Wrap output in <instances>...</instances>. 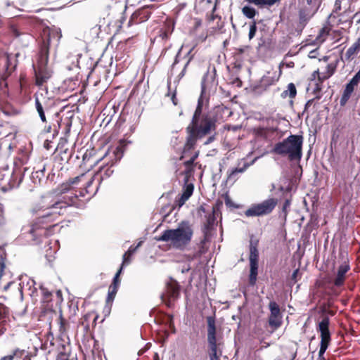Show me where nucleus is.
I'll return each instance as SVG.
<instances>
[{
    "label": "nucleus",
    "mask_w": 360,
    "mask_h": 360,
    "mask_svg": "<svg viewBox=\"0 0 360 360\" xmlns=\"http://www.w3.org/2000/svg\"><path fill=\"white\" fill-rule=\"evenodd\" d=\"M129 142L124 139L119 141L116 147H110L105 154L99 158L92 160L93 165L91 167L98 164L100 162L103 165L99 167L96 174L86 183L84 188L79 191L72 190V186L77 184L84 178V174L69 179L66 182L63 183L60 186L61 194L51 198L46 203L41 206L40 209H54L59 210L58 212H49L44 215L37 217L32 224L30 233L32 235L33 240L36 243H40L43 238H47L54 233V229L58 226V223L55 222L57 214H63L61 211L69 206H78L79 197H85L86 195H94L101 184L102 181L112 176L114 170L112 167L121 160L123 156L124 148Z\"/></svg>",
    "instance_id": "f257e3e1"
},
{
    "label": "nucleus",
    "mask_w": 360,
    "mask_h": 360,
    "mask_svg": "<svg viewBox=\"0 0 360 360\" xmlns=\"http://www.w3.org/2000/svg\"><path fill=\"white\" fill-rule=\"evenodd\" d=\"M207 74L202 79L201 91L198 104L191 122L186 128L187 137L184 146V153L193 149L198 139L213 133L215 134L217 123L224 122L232 115L230 108L224 105L215 106L211 111L206 112L202 111L204 105L209 101V95L207 94Z\"/></svg>",
    "instance_id": "f03ea898"
},
{
    "label": "nucleus",
    "mask_w": 360,
    "mask_h": 360,
    "mask_svg": "<svg viewBox=\"0 0 360 360\" xmlns=\"http://www.w3.org/2000/svg\"><path fill=\"white\" fill-rule=\"evenodd\" d=\"M35 108L42 123L45 124L43 132L52 134L53 138L58 136L62 125H65V133L70 131L72 121L67 117L62 121L60 113L55 111L56 104L53 98L49 96L48 91L36 92L34 94Z\"/></svg>",
    "instance_id": "7ed1b4c3"
},
{
    "label": "nucleus",
    "mask_w": 360,
    "mask_h": 360,
    "mask_svg": "<svg viewBox=\"0 0 360 360\" xmlns=\"http://www.w3.org/2000/svg\"><path fill=\"white\" fill-rule=\"evenodd\" d=\"M193 234V225L190 221L184 220L181 221L176 229L165 230L156 240L169 243L170 247L173 249L184 251L189 246Z\"/></svg>",
    "instance_id": "20e7f679"
},
{
    "label": "nucleus",
    "mask_w": 360,
    "mask_h": 360,
    "mask_svg": "<svg viewBox=\"0 0 360 360\" xmlns=\"http://www.w3.org/2000/svg\"><path fill=\"white\" fill-rule=\"evenodd\" d=\"M51 34L45 37L40 46V50L37 56V63L33 65L35 84L38 86L47 83L52 77L53 71L48 67Z\"/></svg>",
    "instance_id": "39448f33"
},
{
    "label": "nucleus",
    "mask_w": 360,
    "mask_h": 360,
    "mask_svg": "<svg viewBox=\"0 0 360 360\" xmlns=\"http://www.w3.org/2000/svg\"><path fill=\"white\" fill-rule=\"evenodd\" d=\"M303 140L302 135L291 134L276 143L272 152L279 155L288 156L290 161H299L302 156Z\"/></svg>",
    "instance_id": "423d86ee"
},
{
    "label": "nucleus",
    "mask_w": 360,
    "mask_h": 360,
    "mask_svg": "<svg viewBox=\"0 0 360 360\" xmlns=\"http://www.w3.org/2000/svg\"><path fill=\"white\" fill-rule=\"evenodd\" d=\"M207 324V343L209 347V356L210 360H220L222 351L219 348L221 343L217 338V328L215 318L209 316L206 318Z\"/></svg>",
    "instance_id": "0eeeda50"
},
{
    "label": "nucleus",
    "mask_w": 360,
    "mask_h": 360,
    "mask_svg": "<svg viewBox=\"0 0 360 360\" xmlns=\"http://www.w3.org/2000/svg\"><path fill=\"white\" fill-rule=\"evenodd\" d=\"M278 199L269 198L258 203H253L245 211L247 217L267 216L272 213L278 205Z\"/></svg>",
    "instance_id": "6e6552de"
},
{
    "label": "nucleus",
    "mask_w": 360,
    "mask_h": 360,
    "mask_svg": "<svg viewBox=\"0 0 360 360\" xmlns=\"http://www.w3.org/2000/svg\"><path fill=\"white\" fill-rule=\"evenodd\" d=\"M181 285L174 279L170 278L166 283L164 291L160 295V298L169 308L174 307L175 302L180 297Z\"/></svg>",
    "instance_id": "1a4fd4ad"
},
{
    "label": "nucleus",
    "mask_w": 360,
    "mask_h": 360,
    "mask_svg": "<svg viewBox=\"0 0 360 360\" xmlns=\"http://www.w3.org/2000/svg\"><path fill=\"white\" fill-rule=\"evenodd\" d=\"M330 319L328 316H323L321 321L318 323L316 330L320 333L321 342L319 352L320 360H325L324 353L327 350L331 342V335L329 330Z\"/></svg>",
    "instance_id": "9d476101"
},
{
    "label": "nucleus",
    "mask_w": 360,
    "mask_h": 360,
    "mask_svg": "<svg viewBox=\"0 0 360 360\" xmlns=\"http://www.w3.org/2000/svg\"><path fill=\"white\" fill-rule=\"evenodd\" d=\"M268 124L271 127H257L252 129L253 134L257 139L264 140L266 141H272L274 140L278 134V122L273 118L266 119Z\"/></svg>",
    "instance_id": "9b49d317"
},
{
    "label": "nucleus",
    "mask_w": 360,
    "mask_h": 360,
    "mask_svg": "<svg viewBox=\"0 0 360 360\" xmlns=\"http://www.w3.org/2000/svg\"><path fill=\"white\" fill-rule=\"evenodd\" d=\"M41 295V302L46 304L48 309L54 311V308L59 307L63 301V294L60 290H57L53 295L50 290L43 285L39 287Z\"/></svg>",
    "instance_id": "f8f14e48"
},
{
    "label": "nucleus",
    "mask_w": 360,
    "mask_h": 360,
    "mask_svg": "<svg viewBox=\"0 0 360 360\" xmlns=\"http://www.w3.org/2000/svg\"><path fill=\"white\" fill-rule=\"evenodd\" d=\"M269 309L270 313L268 316V324L271 329V332H274L282 326L283 315L280 306L275 301H271L269 303Z\"/></svg>",
    "instance_id": "ddd939ff"
},
{
    "label": "nucleus",
    "mask_w": 360,
    "mask_h": 360,
    "mask_svg": "<svg viewBox=\"0 0 360 360\" xmlns=\"http://www.w3.org/2000/svg\"><path fill=\"white\" fill-rule=\"evenodd\" d=\"M350 270V264L348 258H346L344 262L339 265L337 271L334 275L332 280L333 285L336 288H341L345 285V281L347 278V273Z\"/></svg>",
    "instance_id": "4468645a"
},
{
    "label": "nucleus",
    "mask_w": 360,
    "mask_h": 360,
    "mask_svg": "<svg viewBox=\"0 0 360 360\" xmlns=\"http://www.w3.org/2000/svg\"><path fill=\"white\" fill-rule=\"evenodd\" d=\"M152 13V6H143L135 11L131 15L129 22L128 27L147 21Z\"/></svg>",
    "instance_id": "2eb2a0df"
},
{
    "label": "nucleus",
    "mask_w": 360,
    "mask_h": 360,
    "mask_svg": "<svg viewBox=\"0 0 360 360\" xmlns=\"http://www.w3.org/2000/svg\"><path fill=\"white\" fill-rule=\"evenodd\" d=\"M29 157L26 154H22L21 157L18 158L15 162L16 168L26 165L28 162ZM22 174L20 169H15L12 174V180L10 182L11 188L18 187L22 182Z\"/></svg>",
    "instance_id": "dca6fc26"
},
{
    "label": "nucleus",
    "mask_w": 360,
    "mask_h": 360,
    "mask_svg": "<svg viewBox=\"0 0 360 360\" xmlns=\"http://www.w3.org/2000/svg\"><path fill=\"white\" fill-rule=\"evenodd\" d=\"M175 22L172 18H167L158 30L156 38L161 41H167L174 32Z\"/></svg>",
    "instance_id": "f3484780"
},
{
    "label": "nucleus",
    "mask_w": 360,
    "mask_h": 360,
    "mask_svg": "<svg viewBox=\"0 0 360 360\" xmlns=\"http://www.w3.org/2000/svg\"><path fill=\"white\" fill-rule=\"evenodd\" d=\"M314 14V11H312L311 8L307 6L301 8L298 13V27L304 28Z\"/></svg>",
    "instance_id": "a211bd4d"
},
{
    "label": "nucleus",
    "mask_w": 360,
    "mask_h": 360,
    "mask_svg": "<svg viewBox=\"0 0 360 360\" xmlns=\"http://www.w3.org/2000/svg\"><path fill=\"white\" fill-rule=\"evenodd\" d=\"M206 238L201 239L200 243L198 244V250L193 253L186 254L184 255V259L187 262H192L196 259L200 258L202 255L206 253L207 248L205 247Z\"/></svg>",
    "instance_id": "6ab92c4d"
},
{
    "label": "nucleus",
    "mask_w": 360,
    "mask_h": 360,
    "mask_svg": "<svg viewBox=\"0 0 360 360\" xmlns=\"http://www.w3.org/2000/svg\"><path fill=\"white\" fill-rule=\"evenodd\" d=\"M250 164L247 162L246 160H242L238 165V167L232 169L228 172V180L235 182L238 179V174L243 173L249 167Z\"/></svg>",
    "instance_id": "aec40b11"
},
{
    "label": "nucleus",
    "mask_w": 360,
    "mask_h": 360,
    "mask_svg": "<svg viewBox=\"0 0 360 360\" xmlns=\"http://www.w3.org/2000/svg\"><path fill=\"white\" fill-rule=\"evenodd\" d=\"M259 240L253 235L250 236L249 244V261L259 262Z\"/></svg>",
    "instance_id": "412c9836"
},
{
    "label": "nucleus",
    "mask_w": 360,
    "mask_h": 360,
    "mask_svg": "<svg viewBox=\"0 0 360 360\" xmlns=\"http://www.w3.org/2000/svg\"><path fill=\"white\" fill-rule=\"evenodd\" d=\"M32 172V180L34 184H40L45 176L46 166L42 162L39 163L37 167L33 168Z\"/></svg>",
    "instance_id": "4be33fe9"
},
{
    "label": "nucleus",
    "mask_w": 360,
    "mask_h": 360,
    "mask_svg": "<svg viewBox=\"0 0 360 360\" xmlns=\"http://www.w3.org/2000/svg\"><path fill=\"white\" fill-rule=\"evenodd\" d=\"M216 216H215V210L212 209L211 213H210L207 216H206V221L204 223L202 227V232L204 234V237L202 239L206 238V243L208 241V232L214 226L216 221Z\"/></svg>",
    "instance_id": "5701e85b"
},
{
    "label": "nucleus",
    "mask_w": 360,
    "mask_h": 360,
    "mask_svg": "<svg viewBox=\"0 0 360 360\" xmlns=\"http://www.w3.org/2000/svg\"><path fill=\"white\" fill-rule=\"evenodd\" d=\"M194 190V186L193 184H187L184 188L183 193L181 198L178 200V205L182 206L192 195Z\"/></svg>",
    "instance_id": "b1692460"
},
{
    "label": "nucleus",
    "mask_w": 360,
    "mask_h": 360,
    "mask_svg": "<svg viewBox=\"0 0 360 360\" xmlns=\"http://www.w3.org/2000/svg\"><path fill=\"white\" fill-rule=\"evenodd\" d=\"M259 262H250V275L249 283L250 285H255L257 282L258 274Z\"/></svg>",
    "instance_id": "393cba45"
},
{
    "label": "nucleus",
    "mask_w": 360,
    "mask_h": 360,
    "mask_svg": "<svg viewBox=\"0 0 360 360\" xmlns=\"http://www.w3.org/2000/svg\"><path fill=\"white\" fill-rule=\"evenodd\" d=\"M356 86V84H352L351 82L347 84L340 101L342 106L345 105L348 101Z\"/></svg>",
    "instance_id": "a878e982"
},
{
    "label": "nucleus",
    "mask_w": 360,
    "mask_h": 360,
    "mask_svg": "<svg viewBox=\"0 0 360 360\" xmlns=\"http://www.w3.org/2000/svg\"><path fill=\"white\" fill-rule=\"evenodd\" d=\"M331 31V28L326 25L321 28L319 31V33L315 39V42L316 44L323 43Z\"/></svg>",
    "instance_id": "bb28decb"
},
{
    "label": "nucleus",
    "mask_w": 360,
    "mask_h": 360,
    "mask_svg": "<svg viewBox=\"0 0 360 360\" xmlns=\"http://www.w3.org/2000/svg\"><path fill=\"white\" fill-rule=\"evenodd\" d=\"M360 47L354 41V43L347 50L345 53V58L347 61L352 60L359 53Z\"/></svg>",
    "instance_id": "cd10ccee"
},
{
    "label": "nucleus",
    "mask_w": 360,
    "mask_h": 360,
    "mask_svg": "<svg viewBox=\"0 0 360 360\" xmlns=\"http://www.w3.org/2000/svg\"><path fill=\"white\" fill-rule=\"evenodd\" d=\"M94 316V311H89L84 314L79 321V324L84 328L86 333H88L91 330V318Z\"/></svg>",
    "instance_id": "c85d7f7f"
},
{
    "label": "nucleus",
    "mask_w": 360,
    "mask_h": 360,
    "mask_svg": "<svg viewBox=\"0 0 360 360\" xmlns=\"http://www.w3.org/2000/svg\"><path fill=\"white\" fill-rule=\"evenodd\" d=\"M14 359L16 360H31V354L28 351L20 349L18 347L15 348L13 351Z\"/></svg>",
    "instance_id": "c756f323"
},
{
    "label": "nucleus",
    "mask_w": 360,
    "mask_h": 360,
    "mask_svg": "<svg viewBox=\"0 0 360 360\" xmlns=\"http://www.w3.org/2000/svg\"><path fill=\"white\" fill-rule=\"evenodd\" d=\"M35 284L34 281L32 279H30L26 284V287H28L29 295L34 301H37L39 297V291L35 287Z\"/></svg>",
    "instance_id": "7c9ffc66"
},
{
    "label": "nucleus",
    "mask_w": 360,
    "mask_h": 360,
    "mask_svg": "<svg viewBox=\"0 0 360 360\" xmlns=\"http://www.w3.org/2000/svg\"><path fill=\"white\" fill-rule=\"evenodd\" d=\"M57 322L58 324V330L61 334L65 333L69 327L68 321L64 319L62 312L60 311L57 318Z\"/></svg>",
    "instance_id": "2f4dec72"
},
{
    "label": "nucleus",
    "mask_w": 360,
    "mask_h": 360,
    "mask_svg": "<svg viewBox=\"0 0 360 360\" xmlns=\"http://www.w3.org/2000/svg\"><path fill=\"white\" fill-rule=\"evenodd\" d=\"M297 95V89L295 85L293 83L288 84L287 86V89L283 91L281 94V96L283 98H286L288 96L290 98L292 99L295 98Z\"/></svg>",
    "instance_id": "473e14b6"
},
{
    "label": "nucleus",
    "mask_w": 360,
    "mask_h": 360,
    "mask_svg": "<svg viewBox=\"0 0 360 360\" xmlns=\"http://www.w3.org/2000/svg\"><path fill=\"white\" fill-rule=\"evenodd\" d=\"M141 245V243H139L137 246L136 247H133V246H131L129 250L124 254L123 255V261H122V267L124 266V265H127L130 262H131V256L133 255V254L135 252V251L136 250L137 248Z\"/></svg>",
    "instance_id": "72a5a7b5"
},
{
    "label": "nucleus",
    "mask_w": 360,
    "mask_h": 360,
    "mask_svg": "<svg viewBox=\"0 0 360 360\" xmlns=\"http://www.w3.org/2000/svg\"><path fill=\"white\" fill-rule=\"evenodd\" d=\"M0 321L8 323L10 321L9 308L3 303H0Z\"/></svg>",
    "instance_id": "f704fd0d"
},
{
    "label": "nucleus",
    "mask_w": 360,
    "mask_h": 360,
    "mask_svg": "<svg viewBox=\"0 0 360 360\" xmlns=\"http://www.w3.org/2000/svg\"><path fill=\"white\" fill-rule=\"evenodd\" d=\"M250 4H255L256 6H272L275 4L279 2L281 0H246Z\"/></svg>",
    "instance_id": "c9c22d12"
},
{
    "label": "nucleus",
    "mask_w": 360,
    "mask_h": 360,
    "mask_svg": "<svg viewBox=\"0 0 360 360\" xmlns=\"http://www.w3.org/2000/svg\"><path fill=\"white\" fill-rule=\"evenodd\" d=\"M15 64H12L10 57L8 56L6 58L5 63L6 72L4 74L3 76L4 79H6L9 75H11L12 72L14 71V70L15 69Z\"/></svg>",
    "instance_id": "e433bc0d"
},
{
    "label": "nucleus",
    "mask_w": 360,
    "mask_h": 360,
    "mask_svg": "<svg viewBox=\"0 0 360 360\" xmlns=\"http://www.w3.org/2000/svg\"><path fill=\"white\" fill-rule=\"evenodd\" d=\"M242 12L245 16L250 19H253L255 15L257 13L254 8L248 6H244L242 8Z\"/></svg>",
    "instance_id": "4c0bfd02"
},
{
    "label": "nucleus",
    "mask_w": 360,
    "mask_h": 360,
    "mask_svg": "<svg viewBox=\"0 0 360 360\" xmlns=\"http://www.w3.org/2000/svg\"><path fill=\"white\" fill-rule=\"evenodd\" d=\"M257 31V22L255 20L249 23L248 39L252 40L256 35Z\"/></svg>",
    "instance_id": "58836bf2"
},
{
    "label": "nucleus",
    "mask_w": 360,
    "mask_h": 360,
    "mask_svg": "<svg viewBox=\"0 0 360 360\" xmlns=\"http://www.w3.org/2000/svg\"><path fill=\"white\" fill-rule=\"evenodd\" d=\"M198 156V152L195 153L190 160L186 161L184 162V165L186 167V173H190L193 169V165L195 159Z\"/></svg>",
    "instance_id": "ea45409f"
},
{
    "label": "nucleus",
    "mask_w": 360,
    "mask_h": 360,
    "mask_svg": "<svg viewBox=\"0 0 360 360\" xmlns=\"http://www.w3.org/2000/svg\"><path fill=\"white\" fill-rule=\"evenodd\" d=\"M335 65L333 63L328 64L326 66V72L323 73V78L322 79H324V81L329 77H330L335 72Z\"/></svg>",
    "instance_id": "a19ab883"
},
{
    "label": "nucleus",
    "mask_w": 360,
    "mask_h": 360,
    "mask_svg": "<svg viewBox=\"0 0 360 360\" xmlns=\"http://www.w3.org/2000/svg\"><path fill=\"white\" fill-rule=\"evenodd\" d=\"M335 172V179L340 177V179L344 181L347 179H348L350 176V172L349 170H347V172H342V171L340 170L339 169H336Z\"/></svg>",
    "instance_id": "79ce46f5"
},
{
    "label": "nucleus",
    "mask_w": 360,
    "mask_h": 360,
    "mask_svg": "<svg viewBox=\"0 0 360 360\" xmlns=\"http://www.w3.org/2000/svg\"><path fill=\"white\" fill-rule=\"evenodd\" d=\"M322 89V83L318 82L315 84V88L313 91V94L316 95V99H320L321 96L320 95V92Z\"/></svg>",
    "instance_id": "37998d69"
},
{
    "label": "nucleus",
    "mask_w": 360,
    "mask_h": 360,
    "mask_svg": "<svg viewBox=\"0 0 360 360\" xmlns=\"http://www.w3.org/2000/svg\"><path fill=\"white\" fill-rule=\"evenodd\" d=\"M122 269H123L122 266H121L120 268L117 271V273L115 274L111 284L117 285L118 287L120 286V282H121L120 278V274H121V273L122 271Z\"/></svg>",
    "instance_id": "c03bdc74"
},
{
    "label": "nucleus",
    "mask_w": 360,
    "mask_h": 360,
    "mask_svg": "<svg viewBox=\"0 0 360 360\" xmlns=\"http://www.w3.org/2000/svg\"><path fill=\"white\" fill-rule=\"evenodd\" d=\"M317 78V81L320 82L321 83H323L324 82V79H322L323 78V74L321 75L319 72V70H316L312 72L311 75V80H314Z\"/></svg>",
    "instance_id": "a18cd8bd"
},
{
    "label": "nucleus",
    "mask_w": 360,
    "mask_h": 360,
    "mask_svg": "<svg viewBox=\"0 0 360 360\" xmlns=\"http://www.w3.org/2000/svg\"><path fill=\"white\" fill-rule=\"evenodd\" d=\"M301 278V274L300 272V269H295L291 275L290 280L292 282V284H295L297 282L298 279Z\"/></svg>",
    "instance_id": "49530a36"
},
{
    "label": "nucleus",
    "mask_w": 360,
    "mask_h": 360,
    "mask_svg": "<svg viewBox=\"0 0 360 360\" xmlns=\"http://www.w3.org/2000/svg\"><path fill=\"white\" fill-rule=\"evenodd\" d=\"M291 205V198L285 199L282 207V212L284 213L285 217H286L288 214V209L290 207Z\"/></svg>",
    "instance_id": "de8ad7c7"
},
{
    "label": "nucleus",
    "mask_w": 360,
    "mask_h": 360,
    "mask_svg": "<svg viewBox=\"0 0 360 360\" xmlns=\"http://www.w3.org/2000/svg\"><path fill=\"white\" fill-rule=\"evenodd\" d=\"M202 26V20L199 18H194L193 19V25L191 30V32L193 33H195L199 27Z\"/></svg>",
    "instance_id": "09e8293b"
},
{
    "label": "nucleus",
    "mask_w": 360,
    "mask_h": 360,
    "mask_svg": "<svg viewBox=\"0 0 360 360\" xmlns=\"http://www.w3.org/2000/svg\"><path fill=\"white\" fill-rule=\"evenodd\" d=\"M332 34L335 41H339L342 38L343 31L342 30H333Z\"/></svg>",
    "instance_id": "8fccbe9b"
},
{
    "label": "nucleus",
    "mask_w": 360,
    "mask_h": 360,
    "mask_svg": "<svg viewBox=\"0 0 360 360\" xmlns=\"http://www.w3.org/2000/svg\"><path fill=\"white\" fill-rule=\"evenodd\" d=\"M180 53H181V49L176 53V55L175 56L174 61L173 64L172 65L171 70H170L171 75H174L175 74V68H176V64L179 62V57L180 56Z\"/></svg>",
    "instance_id": "3c124183"
},
{
    "label": "nucleus",
    "mask_w": 360,
    "mask_h": 360,
    "mask_svg": "<svg viewBox=\"0 0 360 360\" xmlns=\"http://www.w3.org/2000/svg\"><path fill=\"white\" fill-rule=\"evenodd\" d=\"M193 55H192V56H191L189 57L188 60V61H187V63L185 64V65H184V68L182 69V70L181 71V72L178 75V77H179V79H181V78L184 76L185 72H186V68H187V67H188V65L189 63H190V62H191V60L193 59Z\"/></svg>",
    "instance_id": "603ef678"
},
{
    "label": "nucleus",
    "mask_w": 360,
    "mask_h": 360,
    "mask_svg": "<svg viewBox=\"0 0 360 360\" xmlns=\"http://www.w3.org/2000/svg\"><path fill=\"white\" fill-rule=\"evenodd\" d=\"M6 269V259L0 257V278L4 275Z\"/></svg>",
    "instance_id": "864d4df0"
},
{
    "label": "nucleus",
    "mask_w": 360,
    "mask_h": 360,
    "mask_svg": "<svg viewBox=\"0 0 360 360\" xmlns=\"http://www.w3.org/2000/svg\"><path fill=\"white\" fill-rule=\"evenodd\" d=\"M8 326V322H3L0 321V336L6 331Z\"/></svg>",
    "instance_id": "5fc2aeb1"
},
{
    "label": "nucleus",
    "mask_w": 360,
    "mask_h": 360,
    "mask_svg": "<svg viewBox=\"0 0 360 360\" xmlns=\"http://www.w3.org/2000/svg\"><path fill=\"white\" fill-rule=\"evenodd\" d=\"M230 83L232 84H236V86L238 87H241L243 84L242 81L238 77L233 79H230Z\"/></svg>",
    "instance_id": "6e6d98bb"
},
{
    "label": "nucleus",
    "mask_w": 360,
    "mask_h": 360,
    "mask_svg": "<svg viewBox=\"0 0 360 360\" xmlns=\"http://www.w3.org/2000/svg\"><path fill=\"white\" fill-rule=\"evenodd\" d=\"M99 316L98 314H97L95 311H94V316H92L91 318V328L92 329H94L96 326V321H97V319H98Z\"/></svg>",
    "instance_id": "4d7b16f0"
},
{
    "label": "nucleus",
    "mask_w": 360,
    "mask_h": 360,
    "mask_svg": "<svg viewBox=\"0 0 360 360\" xmlns=\"http://www.w3.org/2000/svg\"><path fill=\"white\" fill-rule=\"evenodd\" d=\"M349 143H351V146H350V150H349V153L351 155H352L354 153V150H355V146H354V140L352 139L351 141L348 139L346 141V143H345V146H348V145L349 144Z\"/></svg>",
    "instance_id": "13d9d810"
},
{
    "label": "nucleus",
    "mask_w": 360,
    "mask_h": 360,
    "mask_svg": "<svg viewBox=\"0 0 360 360\" xmlns=\"http://www.w3.org/2000/svg\"><path fill=\"white\" fill-rule=\"evenodd\" d=\"M56 360H70L68 355L66 353H60Z\"/></svg>",
    "instance_id": "bf43d9fd"
},
{
    "label": "nucleus",
    "mask_w": 360,
    "mask_h": 360,
    "mask_svg": "<svg viewBox=\"0 0 360 360\" xmlns=\"http://www.w3.org/2000/svg\"><path fill=\"white\" fill-rule=\"evenodd\" d=\"M0 360H15L13 352L9 354L2 356Z\"/></svg>",
    "instance_id": "052dcab7"
},
{
    "label": "nucleus",
    "mask_w": 360,
    "mask_h": 360,
    "mask_svg": "<svg viewBox=\"0 0 360 360\" xmlns=\"http://www.w3.org/2000/svg\"><path fill=\"white\" fill-rule=\"evenodd\" d=\"M340 10H341V2L339 0H336V1L335 3L334 12L338 13Z\"/></svg>",
    "instance_id": "680f3d73"
},
{
    "label": "nucleus",
    "mask_w": 360,
    "mask_h": 360,
    "mask_svg": "<svg viewBox=\"0 0 360 360\" xmlns=\"http://www.w3.org/2000/svg\"><path fill=\"white\" fill-rule=\"evenodd\" d=\"M171 100L174 105H177L179 104L176 91L172 94Z\"/></svg>",
    "instance_id": "e2e57ef3"
},
{
    "label": "nucleus",
    "mask_w": 360,
    "mask_h": 360,
    "mask_svg": "<svg viewBox=\"0 0 360 360\" xmlns=\"http://www.w3.org/2000/svg\"><path fill=\"white\" fill-rule=\"evenodd\" d=\"M115 295H116L115 293L108 291L107 302H112L113 300L115 299Z\"/></svg>",
    "instance_id": "0e129e2a"
},
{
    "label": "nucleus",
    "mask_w": 360,
    "mask_h": 360,
    "mask_svg": "<svg viewBox=\"0 0 360 360\" xmlns=\"http://www.w3.org/2000/svg\"><path fill=\"white\" fill-rule=\"evenodd\" d=\"M118 288V286L111 284L109 287L108 291L117 294Z\"/></svg>",
    "instance_id": "69168bd1"
},
{
    "label": "nucleus",
    "mask_w": 360,
    "mask_h": 360,
    "mask_svg": "<svg viewBox=\"0 0 360 360\" xmlns=\"http://www.w3.org/2000/svg\"><path fill=\"white\" fill-rule=\"evenodd\" d=\"M323 313H326V314H328V315H330L331 316H333L336 314V310H334V309H323Z\"/></svg>",
    "instance_id": "338daca9"
},
{
    "label": "nucleus",
    "mask_w": 360,
    "mask_h": 360,
    "mask_svg": "<svg viewBox=\"0 0 360 360\" xmlns=\"http://www.w3.org/2000/svg\"><path fill=\"white\" fill-rule=\"evenodd\" d=\"M198 212L199 214H201L202 213H206L207 210L205 209V205H200L198 209Z\"/></svg>",
    "instance_id": "774afa93"
}]
</instances>
